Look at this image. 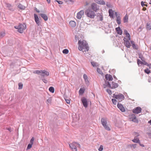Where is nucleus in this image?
I'll use <instances>...</instances> for the list:
<instances>
[{
	"label": "nucleus",
	"instance_id": "21",
	"mask_svg": "<svg viewBox=\"0 0 151 151\" xmlns=\"http://www.w3.org/2000/svg\"><path fill=\"white\" fill-rule=\"evenodd\" d=\"M132 141L134 143H138L139 142L140 140L139 138L137 137V136H135L134 139H132Z\"/></svg>",
	"mask_w": 151,
	"mask_h": 151
},
{
	"label": "nucleus",
	"instance_id": "40",
	"mask_svg": "<svg viewBox=\"0 0 151 151\" xmlns=\"http://www.w3.org/2000/svg\"><path fill=\"white\" fill-rule=\"evenodd\" d=\"M97 72L100 74H103V73L102 72V71H101V69L100 68H97Z\"/></svg>",
	"mask_w": 151,
	"mask_h": 151
},
{
	"label": "nucleus",
	"instance_id": "2",
	"mask_svg": "<svg viewBox=\"0 0 151 151\" xmlns=\"http://www.w3.org/2000/svg\"><path fill=\"white\" fill-rule=\"evenodd\" d=\"M33 73L40 75L42 77H43L47 76L49 75V72L45 70H35L33 71Z\"/></svg>",
	"mask_w": 151,
	"mask_h": 151
},
{
	"label": "nucleus",
	"instance_id": "51",
	"mask_svg": "<svg viewBox=\"0 0 151 151\" xmlns=\"http://www.w3.org/2000/svg\"><path fill=\"white\" fill-rule=\"evenodd\" d=\"M142 29H143V27H142V26H140L138 28V30L139 32H140L142 31Z\"/></svg>",
	"mask_w": 151,
	"mask_h": 151
},
{
	"label": "nucleus",
	"instance_id": "20",
	"mask_svg": "<svg viewBox=\"0 0 151 151\" xmlns=\"http://www.w3.org/2000/svg\"><path fill=\"white\" fill-rule=\"evenodd\" d=\"M115 29L118 34L120 35L122 34V31L119 27L116 28Z\"/></svg>",
	"mask_w": 151,
	"mask_h": 151
},
{
	"label": "nucleus",
	"instance_id": "48",
	"mask_svg": "<svg viewBox=\"0 0 151 151\" xmlns=\"http://www.w3.org/2000/svg\"><path fill=\"white\" fill-rule=\"evenodd\" d=\"M137 145L136 144H133L131 145L130 146L131 147H133L134 149L137 146Z\"/></svg>",
	"mask_w": 151,
	"mask_h": 151
},
{
	"label": "nucleus",
	"instance_id": "64",
	"mask_svg": "<svg viewBox=\"0 0 151 151\" xmlns=\"http://www.w3.org/2000/svg\"><path fill=\"white\" fill-rule=\"evenodd\" d=\"M66 2H72L73 1L72 0H64Z\"/></svg>",
	"mask_w": 151,
	"mask_h": 151
},
{
	"label": "nucleus",
	"instance_id": "34",
	"mask_svg": "<svg viewBox=\"0 0 151 151\" xmlns=\"http://www.w3.org/2000/svg\"><path fill=\"white\" fill-rule=\"evenodd\" d=\"M18 89H22L23 88V84L22 83H19L18 84Z\"/></svg>",
	"mask_w": 151,
	"mask_h": 151
},
{
	"label": "nucleus",
	"instance_id": "14",
	"mask_svg": "<svg viewBox=\"0 0 151 151\" xmlns=\"http://www.w3.org/2000/svg\"><path fill=\"white\" fill-rule=\"evenodd\" d=\"M117 106L122 112H124L125 111V109L122 104L118 103L117 105Z\"/></svg>",
	"mask_w": 151,
	"mask_h": 151
},
{
	"label": "nucleus",
	"instance_id": "6",
	"mask_svg": "<svg viewBox=\"0 0 151 151\" xmlns=\"http://www.w3.org/2000/svg\"><path fill=\"white\" fill-rule=\"evenodd\" d=\"M70 148L73 151H77V147L80 148V145L76 142H73L69 144Z\"/></svg>",
	"mask_w": 151,
	"mask_h": 151
},
{
	"label": "nucleus",
	"instance_id": "29",
	"mask_svg": "<svg viewBox=\"0 0 151 151\" xmlns=\"http://www.w3.org/2000/svg\"><path fill=\"white\" fill-rule=\"evenodd\" d=\"M18 7L21 9H24L25 8V7L22 4H19L18 5Z\"/></svg>",
	"mask_w": 151,
	"mask_h": 151
},
{
	"label": "nucleus",
	"instance_id": "9",
	"mask_svg": "<svg viewBox=\"0 0 151 151\" xmlns=\"http://www.w3.org/2000/svg\"><path fill=\"white\" fill-rule=\"evenodd\" d=\"M81 101L84 106L85 108H87L88 107V102L86 99L83 97L81 99Z\"/></svg>",
	"mask_w": 151,
	"mask_h": 151
},
{
	"label": "nucleus",
	"instance_id": "58",
	"mask_svg": "<svg viewBox=\"0 0 151 151\" xmlns=\"http://www.w3.org/2000/svg\"><path fill=\"white\" fill-rule=\"evenodd\" d=\"M34 141V138L33 137H32V139H31V140H30V143H31V144H32Z\"/></svg>",
	"mask_w": 151,
	"mask_h": 151
},
{
	"label": "nucleus",
	"instance_id": "31",
	"mask_svg": "<svg viewBox=\"0 0 151 151\" xmlns=\"http://www.w3.org/2000/svg\"><path fill=\"white\" fill-rule=\"evenodd\" d=\"M50 91L52 93H53L54 92L55 89L54 87H50L49 89Z\"/></svg>",
	"mask_w": 151,
	"mask_h": 151
},
{
	"label": "nucleus",
	"instance_id": "25",
	"mask_svg": "<svg viewBox=\"0 0 151 151\" xmlns=\"http://www.w3.org/2000/svg\"><path fill=\"white\" fill-rule=\"evenodd\" d=\"M85 89L84 88H81L79 91V93L80 95L83 94L84 92Z\"/></svg>",
	"mask_w": 151,
	"mask_h": 151
},
{
	"label": "nucleus",
	"instance_id": "46",
	"mask_svg": "<svg viewBox=\"0 0 151 151\" xmlns=\"http://www.w3.org/2000/svg\"><path fill=\"white\" fill-rule=\"evenodd\" d=\"M103 149V146L102 145H101L99 148L98 150L99 151H102Z\"/></svg>",
	"mask_w": 151,
	"mask_h": 151
},
{
	"label": "nucleus",
	"instance_id": "60",
	"mask_svg": "<svg viewBox=\"0 0 151 151\" xmlns=\"http://www.w3.org/2000/svg\"><path fill=\"white\" fill-rule=\"evenodd\" d=\"M138 143H139V145L140 146H141L142 147H144V146H145L144 145L141 143L140 142V141Z\"/></svg>",
	"mask_w": 151,
	"mask_h": 151
},
{
	"label": "nucleus",
	"instance_id": "10",
	"mask_svg": "<svg viewBox=\"0 0 151 151\" xmlns=\"http://www.w3.org/2000/svg\"><path fill=\"white\" fill-rule=\"evenodd\" d=\"M91 8L94 11L96 12L99 9V6L95 3H93L91 5Z\"/></svg>",
	"mask_w": 151,
	"mask_h": 151
},
{
	"label": "nucleus",
	"instance_id": "39",
	"mask_svg": "<svg viewBox=\"0 0 151 151\" xmlns=\"http://www.w3.org/2000/svg\"><path fill=\"white\" fill-rule=\"evenodd\" d=\"M143 62V63L142 64H143L145 65H146L147 66H149V65H151V64H149L147 63L146 61H145L144 60L143 61H142Z\"/></svg>",
	"mask_w": 151,
	"mask_h": 151
},
{
	"label": "nucleus",
	"instance_id": "38",
	"mask_svg": "<svg viewBox=\"0 0 151 151\" xmlns=\"http://www.w3.org/2000/svg\"><path fill=\"white\" fill-rule=\"evenodd\" d=\"M98 18H99V19L100 21H102L103 19V16L101 15L100 14L99 16H98Z\"/></svg>",
	"mask_w": 151,
	"mask_h": 151
},
{
	"label": "nucleus",
	"instance_id": "62",
	"mask_svg": "<svg viewBox=\"0 0 151 151\" xmlns=\"http://www.w3.org/2000/svg\"><path fill=\"white\" fill-rule=\"evenodd\" d=\"M123 40L124 41V42H125L126 41H127L128 40H127V39L126 38H125V37H124V39H123Z\"/></svg>",
	"mask_w": 151,
	"mask_h": 151
},
{
	"label": "nucleus",
	"instance_id": "19",
	"mask_svg": "<svg viewBox=\"0 0 151 151\" xmlns=\"http://www.w3.org/2000/svg\"><path fill=\"white\" fill-rule=\"evenodd\" d=\"M83 77L86 84L87 85L88 84H89V81L88 79L87 76L86 74H84L83 75Z\"/></svg>",
	"mask_w": 151,
	"mask_h": 151
},
{
	"label": "nucleus",
	"instance_id": "47",
	"mask_svg": "<svg viewBox=\"0 0 151 151\" xmlns=\"http://www.w3.org/2000/svg\"><path fill=\"white\" fill-rule=\"evenodd\" d=\"M5 35V33L4 32H1L0 35L1 37H4Z\"/></svg>",
	"mask_w": 151,
	"mask_h": 151
},
{
	"label": "nucleus",
	"instance_id": "41",
	"mask_svg": "<svg viewBox=\"0 0 151 151\" xmlns=\"http://www.w3.org/2000/svg\"><path fill=\"white\" fill-rule=\"evenodd\" d=\"M145 3V2H144L143 1H142L141 2V6L143 7L144 6H146V7L147 6V4H144Z\"/></svg>",
	"mask_w": 151,
	"mask_h": 151
},
{
	"label": "nucleus",
	"instance_id": "55",
	"mask_svg": "<svg viewBox=\"0 0 151 151\" xmlns=\"http://www.w3.org/2000/svg\"><path fill=\"white\" fill-rule=\"evenodd\" d=\"M42 81L44 82L45 83H47V81L46 79H45L44 78H42Z\"/></svg>",
	"mask_w": 151,
	"mask_h": 151
},
{
	"label": "nucleus",
	"instance_id": "12",
	"mask_svg": "<svg viewBox=\"0 0 151 151\" xmlns=\"http://www.w3.org/2000/svg\"><path fill=\"white\" fill-rule=\"evenodd\" d=\"M35 20L36 24L38 26H39L41 24V22L40 21L38 16L36 14H34Z\"/></svg>",
	"mask_w": 151,
	"mask_h": 151
},
{
	"label": "nucleus",
	"instance_id": "4",
	"mask_svg": "<svg viewBox=\"0 0 151 151\" xmlns=\"http://www.w3.org/2000/svg\"><path fill=\"white\" fill-rule=\"evenodd\" d=\"M101 123L105 129L108 131L110 130L111 129L107 124V119L106 118H102L101 119Z\"/></svg>",
	"mask_w": 151,
	"mask_h": 151
},
{
	"label": "nucleus",
	"instance_id": "59",
	"mask_svg": "<svg viewBox=\"0 0 151 151\" xmlns=\"http://www.w3.org/2000/svg\"><path fill=\"white\" fill-rule=\"evenodd\" d=\"M6 129L9 130L10 132H12V130L11 128H6Z\"/></svg>",
	"mask_w": 151,
	"mask_h": 151
},
{
	"label": "nucleus",
	"instance_id": "35",
	"mask_svg": "<svg viewBox=\"0 0 151 151\" xmlns=\"http://www.w3.org/2000/svg\"><path fill=\"white\" fill-rule=\"evenodd\" d=\"M68 52L69 51L67 49H65L63 51V53L65 54H67Z\"/></svg>",
	"mask_w": 151,
	"mask_h": 151
},
{
	"label": "nucleus",
	"instance_id": "22",
	"mask_svg": "<svg viewBox=\"0 0 151 151\" xmlns=\"http://www.w3.org/2000/svg\"><path fill=\"white\" fill-rule=\"evenodd\" d=\"M69 24L70 26L73 27H74L76 26V22L73 21H70L69 22Z\"/></svg>",
	"mask_w": 151,
	"mask_h": 151
},
{
	"label": "nucleus",
	"instance_id": "54",
	"mask_svg": "<svg viewBox=\"0 0 151 151\" xmlns=\"http://www.w3.org/2000/svg\"><path fill=\"white\" fill-rule=\"evenodd\" d=\"M134 136H137V137H138L139 136V133H138L137 132H134Z\"/></svg>",
	"mask_w": 151,
	"mask_h": 151
},
{
	"label": "nucleus",
	"instance_id": "16",
	"mask_svg": "<svg viewBox=\"0 0 151 151\" xmlns=\"http://www.w3.org/2000/svg\"><path fill=\"white\" fill-rule=\"evenodd\" d=\"M95 2L98 4L101 5L105 4V2L103 0H94Z\"/></svg>",
	"mask_w": 151,
	"mask_h": 151
},
{
	"label": "nucleus",
	"instance_id": "61",
	"mask_svg": "<svg viewBox=\"0 0 151 151\" xmlns=\"http://www.w3.org/2000/svg\"><path fill=\"white\" fill-rule=\"evenodd\" d=\"M35 10L37 12L39 13L40 12V11L37 9L35 7Z\"/></svg>",
	"mask_w": 151,
	"mask_h": 151
},
{
	"label": "nucleus",
	"instance_id": "32",
	"mask_svg": "<svg viewBox=\"0 0 151 151\" xmlns=\"http://www.w3.org/2000/svg\"><path fill=\"white\" fill-rule=\"evenodd\" d=\"M91 63L93 67H97V66H98V65H97V63L94 61H92L91 62Z\"/></svg>",
	"mask_w": 151,
	"mask_h": 151
},
{
	"label": "nucleus",
	"instance_id": "50",
	"mask_svg": "<svg viewBox=\"0 0 151 151\" xmlns=\"http://www.w3.org/2000/svg\"><path fill=\"white\" fill-rule=\"evenodd\" d=\"M126 37H128V40H130V37L129 34L128 33L126 34Z\"/></svg>",
	"mask_w": 151,
	"mask_h": 151
},
{
	"label": "nucleus",
	"instance_id": "30",
	"mask_svg": "<svg viewBox=\"0 0 151 151\" xmlns=\"http://www.w3.org/2000/svg\"><path fill=\"white\" fill-rule=\"evenodd\" d=\"M105 85H106V86L108 87L109 88H111V85L110 84L109 82L108 81H106L105 82Z\"/></svg>",
	"mask_w": 151,
	"mask_h": 151
},
{
	"label": "nucleus",
	"instance_id": "23",
	"mask_svg": "<svg viewBox=\"0 0 151 151\" xmlns=\"http://www.w3.org/2000/svg\"><path fill=\"white\" fill-rule=\"evenodd\" d=\"M124 44L125 46L127 48H129L131 46L130 43L128 40L125 42Z\"/></svg>",
	"mask_w": 151,
	"mask_h": 151
},
{
	"label": "nucleus",
	"instance_id": "15",
	"mask_svg": "<svg viewBox=\"0 0 151 151\" xmlns=\"http://www.w3.org/2000/svg\"><path fill=\"white\" fill-rule=\"evenodd\" d=\"M111 86H111V88H110L113 89L117 88L119 86V85L117 83H115L114 82H112Z\"/></svg>",
	"mask_w": 151,
	"mask_h": 151
},
{
	"label": "nucleus",
	"instance_id": "13",
	"mask_svg": "<svg viewBox=\"0 0 151 151\" xmlns=\"http://www.w3.org/2000/svg\"><path fill=\"white\" fill-rule=\"evenodd\" d=\"M84 11L83 10H81L78 12L76 16L77 18L79 19H81L82 16L84 14Z\"/></svg>",
	"mask_w": 151,
	"mask_h": 151
},
{
	"label": "nucleus",
	"instance_id": "11",
	"mask_svg": "<svg viewBox=\"0 0 151 151\" xmlns=\"http://www.w3.org/2000/svg\"><path fill=\"white\" fill-rule=\"evenodd\" d=\"M142 109L140 107H137L134 109L132 110V112L133 113L137 114L140 113Z\"/></svg>",
	"mask_w": 151,
	"mask_h": 151
},
{
	"label": "nucleus",
	"instance_id": "26",
	"mask_svg": "<svg viewBox=\"0 0 151 151\" xmlns=\"http://www.w3.org/2000/svg\"><path fill=\"white\" fill-rule=\"evenodd\" d=\"M130 42L132 44V47L136 49H137L138 47L137 45H135L134 43V42L133 41H131Z\"/></svg>",
	"mask_w": 151,
	"mask_h": 151
},
{
	"label": "nucleus",
	"instance_id": "3",
	"mask_svg": "<svg viewBox=\"0 0 151 151\" xmlns=\"http://www.w3.org/2000/svg\"><path fill=\"white\" fill-rule=\"evenodd\" d=\"M14 27L15 29H18V31L19 32L22 33L23 32L24 30L26 29V25L24 23L19 24L18 26H15Z\"/></svg>",
	"mask_w": 151,
	"mask_h": 151
},
{
	"label": "nucleus",
	"instance_id": "57",
	"mask_svg": "<svg viewBox=\"0 0 151 151\" xmlns=\"http://www.w3.org/2000/svg\"><path fill=\"white\" fill-rule=\"evenodd\" d=\"M106 5L109 7L110 8L111 7V4L108 2L106 3Z\"/></svg>",
	"mask_w": 151,
	"mask_h": 151
},
{
	"label": "nucleus",
	"instance_id": "5",
	"mask_svg": "<svg viewBox=\"0 0 151 151\" xmlns=\"http://www.w3.org/2000/svg\"><path fill=\"white\" fill-rule=\"evenodd\" d=\"M86 15L88 17L91 18H93L96 16L95 12L90 9L86 10L85 12Z\"/></svg>",
	"mask_w": 151,
	"mask_h": 151
},
{
	"label": "nucleus",
	"instance_id": "37",
	"mask_svg": "<svg viewBox=\"0 0 151 151\" xmlns=\"http://www.w3.org/2000/svg\"><path fill=\"white\" fill-rule=\"evenodd\" d=\"M113 103L114 104L116 105L117 103V101L115 99H113L111 100Z\"/></svg>",
	"mask_w": 151,
	"mask_h": 151
},
{
	"label": "nucleus",
	"instance_id": "17",
	"mask_svg": "<svg viewBox=\"0 0 151 151\" xmlns=\"http://www.w3.org/2000/svg\"><path fill=\"white\" fill-rule=\"evenodd\" d=\"M105 78L106 80L112 81L113 79L112 76L110 75L106 74L105 75Z\"/></svg>",
	"mask_w": 151,
	"mask_h": 151
},
{
	"label": "nucleus",
	"instance_id": "18",
	"mask_svg": "<svg viewBox=\"0 0 151 151\" xmlns=\"http://www.w3.org/2000/svg\"><path fill=\"white\" fill-rule=\"evenodd\" d=\"M39 15L41 16L42 17L43 19L45 21H47L48 20V17L46 14L40 13Z\"/></svg>",
	"mask_w": 151,
	"mask_h": 151
},
{
	"label": "nucleus",
	"instance_id": "63",
	"mask_svg": "<svg viewBox=\"0 0 151 151\" xmlns=\"http://www.w3.org/2000/svg\"><path fill=\"white\" fill-rule=\"evenodd\" d=\"M124 32L125 34V35H126V34L128 33V32H127V31L126 29L124 30Z\"/></svg>",
	"mask_w": 151,
	"mask_h": 151
},
{
	"label": "nucleus",
	"instance_id": "43",
	"mask_svg": "<svg viewBox=\"0 0 151 151\" xmlns=\"http://www.w3.org/2000/svg\"><path fill=\"white\" fill-rule=\"evenodd\" d=\"M139 58H140L142 61H143L145 59L144 57L140 54L139 55Z\"/></svg>",
	"mask_w": 151,
	"mask_h": 151
},
{
	"label": "nucleus",
	"instance_id": "8",
	"mask_svg": "<svg viewBox=\"0 0 151 151\" xmlns=\"http://www.w3.org/2000/svg\"><path fill=\"white\" fill-rule=\"evenodd\" d=\"M129 119L131 121H132L134 122L138 123V122L136 116L134 114H132L129 116Z\"/></svg>",
	"mask_w": 151,
	"mask_h": 151
},
{
	"label": "nucleus",
	"instance_id": "1",
	"mask_svg": "<svg viewBox=\"0 0 151 151\" xmlns=\"http://www.w3.org/2000/svg\"><path fill=\"white\" fill-rule=\"evenodd\" d=\"M79 46L78 49L80 51L82 50L83 49H85L87 51H88L89 49V47L88 44L86 41L85 40L82 41L79 40L78 42Z\"/></svg>",
	"mask_w": 151,
	"mask_h": 151
},
{
	"label": "nucleus",
	"instance_id": "24",
	"mask_svg": "<svg viewBox=\"0 0 151 151\" xmlns=\"http://www.w3.org/2000/svg\"><path fill=\"white\" fill-rule=\"evenodd\" d=\"M109 16L111 18L113 17L114 13L113 11L111 9H110L109 10Z\"/></svg>",
	"mask_w": 151,
	"mask_h": 151
},
{
	"label": "nucleus",
	"instance_id": "44",
	"mask_svg": "<svg viewBox=\"0 0 151 151\" xmlns=\"http://www.w3.org/2000/svg\"><path fill=\"white\" fill-rule=\"evenodd\" d=\"M32 144H29L27 145V149L28 150L30 149L32 147Z\"/></svg>",
	"mask_w": 151,
	"mask_h": 151
},
{
	"label": "nucleus",
	"instance_id": "49",
	"mask_svg": "<svg viewBox=\"0 0 151 151\" xmlns=\"http://www.w3.org/2000/svg\"><path fill=\"white\" fill-rule=\"evenodd\" d=\"M55 1H56V2H57L58 3V4H62L63 3V1H58V0H55Z\"/></svg>",
	"mask_w": 151,
	"mask_h": 151
},
{
	"label": "nucleus",
	"instance_id": "56",
	"mask_svg": "<svg viewBox=\"0 0 151 151\" xmlns=\"http://www.w3.org/2000/svg\"><path fill=\"white\" fill-rule=\"evenodd\" d=\"M6 7H11V5L9 3H6Z\"/></svg>",
	"mask_w": 151,
	"mask_h": 151
},
{
	"label": "nucleus",
	"instance_id": "28",
	"mask_svg": "<svg viewBox=\"0 0 151 151\" xmlns=\"http://www.w3.org/2000/svg\"><path fill=\"white\" fill-rule=\"evenodd\" d=\"M121 19L119 16L117 17L116 22L118 24H120L121 23Z\"/></svg>",
	"mask_w": 151,
	"mask_h": 151
},
{
	"label": "nucleus",
	"instance_id": "52",
	"mask_svg": "<svg viewBox=\"0 0 151 151\" xmlns=\"http://www.w3.org/2000/svg\"><path fill=\"white\" fill-rule=\"evenodd\" d=\"M65 99L66 102L68 104H69L70 103V100H69L68 99H65Z\"/></svg>",
	"mask_w": 151,
	"mask_h": 151
},
{
	"label": "nucleus",
	"instance_id": "27",
	"mask_svg": "<svg viewBox=\"0 0 151 151\" xmlns=\"http://www.w3.org/2000/svg\"><path fill=\"white\" fill-rule=\"evenodd\" d=\"M128 17L127 14H126L123 18L124 23L127 22H128Z\"/></svg>",
	"mask_w": 151,
	"mask_h": 151
},
{
	"label": "nucleus",
	"instance_id": "53",
	"mask_svg": "<svg viewBox=\"0 0 151 151\" xmlns=\"http://www.w3.org/2000/svg\"><path fill=\"white\" fill-rule=\"evenodd\" d=\"M51 101H52V99L50 97L47 100V102L49 103H51Z\"/></svg>",
	"mask_w": 151,
	"mask_h": 151
},
{
	"label": "nucleus",
	"instance_id": "36",
	"mask_svg": "<svg viewBox=\"0 0 151 151\" xmlns=\"http://www.w3.org/2000/svg\"><path fill=\"white\" fill-rule=\"evenodd\" d=\"M144 71L147 74H149L150 73V71L147 68L145 69Z\"/></svg>",
	"mask_w": 151,
	"mask_h": 151
},
{
	"label": "nucleus",
	"instance_id": "45",
	"mask_svg": "<svg viewBox=\"0 0 151 151\" xmlns=\"http://www.w3.org/2000/svg\"><path fill=\"white\" fill-rule=\"evenodd\" d=\"M106 92L107 93H108V94L109 95H111L112 94V92L111 91L108 89H106Z\"/></svg>",
	"mask_w": 151,
	"mask_h": 151
},
{
	"label": "nucleus",
	"instance_id": "33",
	"mask_svg": "<svg viewBox=\"0 0 151 151\" xmlns=\"http://www.w3.org/2000/svg\"><path fill=\"white\" fill-rule=\"evenodd\" d=\"M149 23H147L146 25V28L147 30H150L151 29V26Z\"/></svg>",
	"mask_w": 151,
	"mask_h": 151
},
{
	"label": "nucleus",
	"instance_id": "42",
	"mask_svg": "<svg viewBox=\"0 0 151 151\" xmlns=\"http://www.w3.org/2000/svg\"><path fill=\"white\" fill-rule=\"evenodd\" d=\"M137 63L138 65H139V64H142L143 62L141 61L139 59H138L137 60Z\"/></svg>",
	"mask_w": 151,
	"mask_h": 151
},
{
	"label": "nucleus",
	"instance_id": "7",
	"mask_svg": "<svg viewBox=\"0 0 151 151\" xmlns=\"http://www.w3.org/2000/svg\"><path fill=\"white\" fill-rule=\"evenodd\" d=\"M113 97L114 98L118 99L119 101H122L124 99V96L122 94L119 93L118 95L113 94Z\"/></svg>",
	"mask_w": 151,
	"mask_h": 151
}]
</instances>
